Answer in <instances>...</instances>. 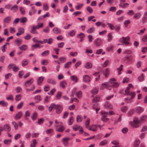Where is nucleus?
<instances>
[{"instance_id": "b1692460", "label": "nucleus", "mask_w": 147, "mask_h": 147, "mask_svg": "<svg viewBox=\"0 0 147 147\" xmlns=\"http://www.w3.org/2000/svg\"><path fill=\"white\" fill-rule=\"evenodd\" d=\"M71 78L74 82H75V83H77L78 82V78L77 77V76L75 75H73L71 76L70 77Z\"/></svg>"}, {"instance_id": "c03bdc74", "label": "nucleus", "mask_w": 147, "mask_h": 147, "mask_svg": "<svg viewBox=\"0 0 147 147\" xmlns=\"http://www.w3.org/2000/svg\"><path fill=\"white\" fill-rule=\"evenodd\" d=\"M19 10L21 14L24 15L25 13V11L24 8L20 7H19Z\"/></svg>"}, {"instance_id": "680f3d73", "label": "nucleus", "mask_w": 147, "mask_h": 147, "mask_svg": "<svg viewBox=\"0 0 147 147\" xmlns=\"http://www.w3.org/2000/svg\"><path fill=\"white\" fill-rule=\"evenodd\" d=\"M12 75V74L11 73H9L5 75V78L6 80L8 79L9 78H10Z\"/></svg>"}, {"instance_id": "4468645a", "label": "nucleus", "mask_w": 147, "mask_h": 147, "mask_svg": "<svg viewBox=\"0 0 147 147\" xmlns=\"http://www.w3.org/2000/svg\"><path fill=\"white\" fill-rule=\"evenodd\" d=\"M83 81L86 82H90V77L87 75H85L83 76Z\"/></svg>"}, {"instance_id": "39448f33", "label": "nucleus", "mask_w": 147, "mask_h": 147, "mask_svg": "<svg viewBox=\"0 0 147 147\" xmlns=\"http://www.w3.org/2000/svg\"><path fill=\"white\" fill-rule=\"evenodd\" d=\"M55 130L59 132H62L64 129L65 127L63 124L57 125L55 124Z\"/></svg>"}, {"instance_id": "603ef678", "label": "nucleus", "mask_w": 147, "mask_h": 147, "mask_svg": "<svg viewBox=\"0 0 147 147\" xmlns=\"http://www.w3.org/2000/svg\"><path fill=\"white\" fill-rule=\"evenodd\" d=\"M74 120V118L73 116H71L69 119L68 124L69 125L72 124Z\"/></svg>"}, {"instance_id": "37998d69", "label": "nucleus", "mask_w": 147, "mask_h": 147, "mask_svg": "<svg viewBox=\"0 0 147 147\" xmlns=\"http://www.w3.org/2000/svg\"><path fill=\"white\" fill-rule=\"evenodd\" d=\"M100 98L99 96H97L94 98L92 100V102H97L99 101Z\"/></svg>"}, {"instance_id": "a878e982", "label": "nucleus", "mask_w": 147, "mask_h": 147, "mask_svg": "<svg viewBox=\"0 0 147 147\" xmlns=\"http://www.w3.org/2000/svg\"><path fill=\"white\" fill-rule=\"evenodd\" d=\"M144 111L143 109L140 107H137L136 108V111L137 113H141Z\"/></svg>"}, {"instance_id": "774afa93", "label": "nucleus", "mask_w": 147, "mask_h": 147, "mask_svg": "<svg viewBox=\"0 0 147 147\" xmlns=\"http://www.w3.org/2000/svg\"><path fill=\"white\" fill-rule=\"evenodd\" d=\"M142 41L144 42L147 41V35H145L142 39Z\"/></svg>"}, {"instance_id": "7ed1b4c3", "label": "nucleus", "mask_w": 147, "mask_h": 147, "mask_svg": "<svg viewBox=\"0 0 147 147\" xmlns=\"http://www.w3.org/2000/svg\"><path fill=\"white\" fill-rule=\"evenodd\" d=\"M53 39L52 38H50L47 39H45L43 40L42 41H37V48H40V47H42V46L41 47L40 46L39 44L40 43L41 44H45L47 43L49 44H51L52 43L53 41Z\"/></svg>"}, {"instance_id": "e433bc0d", "label": "nucleus", "mask_w": 147, "mask_h": 147, "mask_svg": "<svg viewBox=\"0 0 147 147\" xmlns=\"http://www.w3.org/2000/svg\"><path fill=\"white\" fill-rule=\"evenodd\" d=\"M53 131V130L52 129H47L46 131V133L48 135L51 134Z\"/></svg>"}, {"instance_id": "bb28decb", "label": "nucleus", "mask_w": 147, "mask_h": 147, "mask_svg": "<svg viewBox=\"0 0 147 147\" xmlns=\"http://www.w3.org/2000/svg\"><path fill=\"white\" fill-rule=\"evenodd\" d=\"M60 85L61 88H64L67 85V83L65 81H62L60 82Z\"/></svg>"}, {"instance_id": "338daca9", "label": "nucleus", "mask_w": 147, "mask_h": 147, "mask_svg": "<svg viewBox=\"0 0 147 147\" xmlns=\"http://www.w3.org/2000/svg\"><path fill=\"white\" fill-rule=\"evenodd\" d=\"M43 9L45 10H48L49 9L48 6L46 3H44L43 5Z\"/></svg>"}, {"instance_id": "423d86ee", "label": "nucleus", "mask_w": 147, "mask_h": 147, "mask_svg": "<svg viewBox=\"0 0 147 147\" xmlns=\"http://www.w3.org/2000/svg\"><path fill=\"white\" fill-rule=\"evenodd\" d=\"M7 68L8 69H10L11 68H12L13 71L14 72L17 71L19 69L18 67L16 66L15 64L13 63H11L9 64Z\"/></svg>"}, {"instance_id": "13d9d810", "label": "nucleus", "mask_w": 147, "mask_h": 147, "mask_svg": "<svg viewBox=\"0 0 147 147\" xmlns=\"http://www.w3.org/2000/svg\"><path fill=\"white\" fill-rule=\"evenodd\" d=\"M22 97L21 94H18L16 96L15 99L16 101H19L20 100Z\"/></svg>"}, {"instance_id": "4c0bfd02", "label": "nucleus", "mask_w": 147, "mask_h": 147, "mask_svg": "<svg viewBox=\"0 0 147 147\" xmlns=\"http://www.w3.org/2000/svg\"><path fill=\"white\" fill-rule=\"evenodd\" d=\"M107 24L111 30H113L115 29V27L113 24L108 23H107Z\"/></svg>"}, {"instance_id": "9b49d317", "label": "nucleus", "mask_w": 147, "mask_h": 147, "mask_svg": "<svg viewBox=\"0 0 147 147\" xmlns=\"http://www.w3.org/2000/svg\"><path fill=\"white\" fill-rule=\"evenodd\" d=\"M18 30V32L16 34L17 36H19L24 33V30L23 28H19Z\"/></svg>"}, {"instance_id": "9d476101", "label": "nucleus", "mask_w": 147, "mask_h": 147, "mask_svg": "<svg viewBox=\"0 0 147 147\" xmlns=\"http://www.w3.org/2000/svg\"><path fill=\"white\" fill-rule=\"evenodd\" d=\"M4 130L5 131H9L11 129V127L9 124H5L3 126Z\"/></svg>"}, {"instance_id": "0e129e2a", "label": "nucleus", "mask_w": 147, "mask_h": 147, "mask_svg": "<svg viewBox=\"0 0 147 147\" xmlns=\"http://www.w3.org/2000/svg\"><path fill=\"white\" fill-rule=\"evenodd\" d=\"M44 120L43 119L41 118L38 120L37 123L39 125H41L42 124Z\"/></svg>"}, {"instance_id": "f8f14e48", "label": "nucleus", "mask_w": 147, "mask_h": 147, "mask_svg": "<svg viewBox=\"0 0 147 147\" xmlns=\"http://www.w3.org/2000/svg\"><path fill=\"white\" fill-rule=\"evenodd\" d=\"M22 112L21 111H19L18 113L17 114L15 117V119L16 120L19 119L22 117Z\"/></svg>"}, {"instance_id": "c9c22d12", "label": "nucleus", "mask_w": 147, "mask_h": 147, "mask_svg": "<svg viewBox=\"0 0 147 147\" xmlns=\"http://www.w3.org/2000/svg\"><path fill=\"white\" fill-rule=\"evenodd\" d=\"M98 91V88H95L92 91V93L94 94H97Z\"/></svg>"}, {"instance_id": "7c9ffc66", "label": "nucleus", "mask_w": 147, "mask_h": 147, "mask_svg": "<svg viewBox=\"0 0 147 147\" xmlns=\"http://www.w3.org/2000/svg\"><path fill=\"white\" fill-rule=\"evenodd\" d=\"M11 20V17L10 16H8L5 18L4 20V22L5 23H9Z\"/></svg>"}, {"instance_id": "72a5a7b5", "label": "nucleus", "mask_w": 147, "mask_h": 147, "mask_svg": "<svg viewBox=\"0 0 147 147\" xmlns=\"http://www.w3.org/2000/svg\"><path fill=\"white\" fill-rule=\"evenodd\" d=\"M108 114V112H105L104 111H102L101 112V115L103 117H106L107 115Z\"/></svg>"}, {"instance_id": "e2e57ef3", "label": "nucleus", "mask_w": 147, "mask_h": 147, "mask_svg": "<svg viewBox=\"0 0 147 147\" xmlns=\"http://www.w3.org/2000/svg\"><path fill=\"white\" fill-rule=\"evenodd\" d=\"M140 143V141L139 140H136L134 143V145L136 147L138 146Z\"/></svg>"}, {"instance_id": "ddd939ff", "label": "nucleus", "mask_w": 147, "mask_h": 147, "mask_svg": "<svg viewBox=\"0 0 147 147\" xmlns=\"http://www.w3.org/2000/svg\"><path fill=\"white\" fill-rule=\"evenodd\" d=\"M109 86H110L109 84L108 83H105L102 84L100 87V89L103 90L105 88H108Z\"/></svg>"}, {"instance_id": "2f4dec72", "label": "nucleus", "mask_w": 147, "mask_h": 147, "mask_svg": "<svg viewBox=\"0 0 147 147\" xmlns=\"http://www.w3.org/2000/svg\"><path fill=\"white\" fill-rule=\"evenodd\" d=\"M129 4L127 3H121L119 5V6L123 8H126L128 6Z\"/></svg>"}, {"instance_id": "a18cd8bd", "label": "nucleus", "mask_w": 147, "mask_h": 147, "mask_svg": "<svg viewBox=\"0 0 147 147\" xmlns=\"http://www.w3.org/2000/svg\"><path fill=\"white\" fill-rule=\"evenodd\" d=\"M141 16V14L140 13H136L134 16V18L135 19H138Z\"/></svg>"}, {"instance_id": "864d4df0", "label": "nucleus", "mask_w": 147, "mask_h": 147, "mask_svg": "<svg viewBox=\"0 0 147 147\" xmlns=\"http://www.w3.org/2000/svg\"><path fill=\"white\" fill-rule=\"evenodd\" d=\"M8 103L4 102L3 100L0 101V105L2 106L5 107L7 105Z\"/></svg>"}, {"instance_id": "79ce46f5", "label": "nucleus", "mask_w": 147, "mask_h": 147, "mask_svg": "<svg viewBox=\"0 0 147 147\" xmlns=\"http://www.w3.org/2000/svg\"><path fill=\"white\" fill-rule=\"evenodd\" d=\"M37 118V113L35 112L31 116V118L33 120H35Z\"/></svg>"}, {"instance_id": "f03ea898", "label": "nucleus", "mask_w": 147, "mask_h": 147, "mask_svg": "<svg viewBox=\"0 0 147 147\" xmlns=\"http://www.w3.org/2000/svg\"><path fill=\"white\" fill-rule=\"evenodd\" d=\"M132 87L131 84H129L128 85V87H127L126 89L125 90V92L127 95L131 96V98H127L125 99V100L127 102H128L131 99L134 98L136 95V93L135 92H130L129 91L130 88Z\"/></svg>"}, {"instance_id": "f704fd0d", "label": "nucleus", "mask_w": 147, "mask_h": 147, "mask_svg": "<svg viewBox=\"0 0 147 147\" xmlns=\"http://www.w3.org/2000/svg\"><path fill=\"white\" fill-rule=\"evenodd\" d=\"M95 30V28L94 27H92L90 28L88 30L87 32L88 33H92Z\"/></svg>"}, {"instance_id": "473e14b6", "label": "nucleus", "mask_w": 147, "mask_h": 147, "mask_svg": "<svg viewBox=\"0 0 147 147\" xmlns=\"http://www.w3.org/2000/svg\"><path fill=\"white\" fill-rule=\"evenodd\" d=\"M31 38V35L29 33H26V35L25 36L24 38L26 40H29Z\"/></svg>"}, {"instance_id": "cd10ccee", "label": "nucleus", "mask_w": 147, "mask_h": 147, "mask_svg": "<svg viewBox=\"0 0 147 147\" xmlns=\"http://www.w3.org/2000/svg\"><path fill=\"white\" fill-rule=\"evenodd\" d=\"M37 28V26H33L31 27V30L30 32L33 34H35L36 33V30Z\"/></svg>"}, {"instance_id": "8fccbe9b", "label": "nucleus", "mask_w": 147, "mask_h": 147, "mask_svg": "<svg viewBox=\"0 0 147 147\" xmlns=\"http://www.w3.org/2000/svg\"><path fill=\"white\" fill-rule=\"evenodd\" d=\"M59 61L61 63L64 62L66 60V59L65 57H61L59 58Z\"/></svg>"}, {"instance_id": "c85d7f7f", "label": "nucleus", "mask_w": 147, "mask_h": 147, "mask_svg": "<svg viewBox=\"0 0 147 147\" xmlns=\"http://www.w3.org/2000/svg\"><path fill=\"white\" fill-rule=\"evenodd\" d=\"M11 10L14 12H16L18 10V5H14L11 8Z\"/></svg>"}, {"instance_id": "3c124183", "label": "nucleus", "mask_w": 147, "mask_h": 147, "mask_svg": "<svg viewBox=\"0 0 147 147\" xmlns=\"http://www.w3.org/2000/svg\"><path fill=\"white\" fill-rule=\"evenodd\" d=\"M82 119L80 115H77L76 117V121L77 122H81L82 121Z\"/></svg>"}, {"instance_id": "393cba45", "label": "nucleus", "mask_w": 147, "mask_h": 147, "mask_svg": "<svg viewBox=\"0 0 147 147\" xmlns=\"http://www.w3.org/2000/svg\"><path fill=\"white\" fill-rule=\"evenodd\" d=\"M104 106L105 108L109 109H111L113 108V107L112 105L107 102L105 103Z\"/></svg>"}, {"instance_id": "6ab92c4d", "label": "nucleus", "mask_w": 147, "mask_h": 147, "mask_svg": "<svg viewBox=\"0 0 147 147\" xmlns=\"http://www.w3.org/2000/svg\"><path fill=\"white\" fill-rule=\"evenodd\" d=\"M22 40L21 39H16L14 42V44L15 45L19 46L22 43Z\"/></svg>"}, {"instance_id": "58836bf2", "label": "nucleus", "mask_w": 147, "mask_h": 147, "mask_svg": "<svg viewBox=\"0 0 147 147\" xmlns=\"http://www.w3.org/2000/svg\"><path fill=\"white\" fill-rule=\"evenodd\" d=\"M107 143V140H104L101 141L99 143V145L103 146L106 144Z\"/></svg>"}, {"instance_id": "49530a36", "label": "nucleus", "mask_w": 147, "mask_h": 147, "mask_svg": "<svg viewBox=\"0 0 147 147\" xmlns=\"http://www.w3.org/2000/svg\"><path fill=\"white\" fill-rule=\"evenodd\" d=\"M128 108L127 107L124 106L121 108V111L123 113H125L128 110Z\"/></svg>"}, {"instance_id": "1a4fd4ad", "label": "nucleus", "mask_w": 147, "mask_h": 147, "mask_svg": "<svg viewBox=\"0 0 147 147\" xmlns=\"http://www.w3.org/2000/svg\"><path fill=\"white\" fill-rule=\"evenodd\" d=\"M124 61L125 62L128 64H130L132 62V56H126L125 57Z\"/></svg>"}, {"instance_id": "a19ab883", "label": "nucleus", "mask_w": 147, "mask_h": 147, "mask_svg": "<svg viewBox=\"0 0 147 147\" xmlns=\"http://www.w3.org/2000/svg\"><path fill=\"white\" fill-rule=\"evenodd\" d=\"M28 63V62L27 60L26 59H24L22 61V65L24 67L27 65Z\"/></svg>"}, {"instance_id": "0eeeda50", "label": "nucleus", "mask_w": 147, "mask_h": 147, "mask_svg": "<svg viewBox=\"0 0 147 147\" xmlns=\"http://www.w3.org/2000/svg\"><path fill=\"white\" fill-rule=\"evenodd\" d=\"M140 121H139L137 118H135L133 120V123L130 122V123L131 126L134 127H138V124L140 123Z\"/></svg>"}, {"instance_id": "6e6d98bb", "label": "nucleus", "mask_w": 147, "mask_h": 147, "mask_svg": "<svg viewBox=\"0 0 147 147\" xmlns=\"http://www.w3.org/2000/svg\"><path fill=\"white\" fill-rule=\"evenodd\" d=\"M147 20V11H146L144 14V17L142 19V21L143 22H145V20Z\"/></svg>"}, {"instance_id": "5fc2aeb1", "label": "nucleus", "mask_w": 147, "mask_h": 147, "mask_svg": "<svg viewBox=\"0 0 147 147\" xmlns=\"http://www.w3.org/2000/svg\"><path fill=\"white\" fill-rule=\"evenodd\" d=\"M49 51L48 50H47L44 51V52L42 53L41 55L42 56H45L48 55L49 54Z\"/></svg>"}, {"instance_id": "5701e85b", "label": "nucleus", "mask_w": 147, "mask_h": 147, "mask_svg": "<svg viewBox=\"0 0 147 147\" xmlns=\"http://www.w3.org/2000/svg\"><path fill=\"white\" fill-rule=\"evenodd\" d=\"M103 74L106 77H107L109 74V71L108 68L105 69L103 71Z\"/></svg>"}, {"instance_id": "f257e3e1", "label": "nucleus", "mask_w": 147, "mask_h": 147, "mask_svg": "<svg viewBox=\"0 0 147 147\" xmlns=\"http://www.w3.org/2000/svg\"><path fill=\"white\" fill-rule=\"evenodd\" d=\"M56 110V113L57 114H60L63 110L62 107L60 105H56L54 103L51 104L49 108V111L50 112L53 109Z\"/></svg>"}, {"instance_id": "6e6552de", "label": "nucleus", "mask_w": 147, "mask_h": 147, "mask_svg": "<svg viewBox=\"0 0 147 147\" xmlns=\"http://www.w3.org/2000/svg\"><path fill=\"white\" fill-rule=\"evenodd\" d=\"M94 43L96 47H99L102 45L103 42L100 38H97L95 40Z\"/></svg>"}, {"instance_id": "ea45409f", "label": "nucleus", "mask_w": 147, "mask_h": 147, "mask_svg": "<svg viewBox=\"0 0 147 147\" xmlns=\"http://www.w3.org/2000/svg\"><path fill=\"white\" fill-rule=\"evenodd\" d=\"M90 119L89 118L88 119L85 121L86 127L88 128L89 125Z\"/></svg>"}, {"instance_id": "f3484780", "label": "nucleus", "mask_w": 147, "mask_h": 147, "mask_svg": "<svg viewBox=\"0 0 147 147\" xmlns=\"http://www.w3.org/2000/svg\"><path fill=\"white\" fill-rule=\"evenodd\" d=\"M34 80L33 79L27 81L25 83V86L26 87H28L30 86L33 82Z\"/></svg>"}, {"instance_id": "aec40b11", "label": "nucleus", "mask_w": 147, "mask_h": 147, "mask_svg": "<svg viewBox=\"0 0 147 147\" xmlns=\"http://www.w3.org/2000/svg\"><path fill=\"white\" fill-rule=\"evenodd\" d=\"M97 126L96 125H92L89 128V130H92L93 131H95L97 130Z\"/></svg>"}, {"instance_id": "412c9836", "label": "nucleus", "mask_w": 147, "mask_h": 147, "mask_svg": "<svg viewBox=\"0 0 147 147\" xmlns=\"http://www.w3.org/2000/svg\"><path fill=\"white\" fill-rule=\"evenodd\" d=\"M47 82L50 84L53 85H55L56 84V82L54 79L49 78L47 80Z\"/></svg>"}, {"instance_id": "c756f323", "label": "nucleus", "mask_w": 147, "mask_h": 147, "mask_svg": "<svg viewBox=\"0 0 147 147\" xmlns=\"http://www.w3.org/2000/svg\"><path fill=\"white\" fill-rule=\"evenodd\" d=\"M44 79V78L42 76L40 77L38 79H37V84L40 85Z\"/></svg>"}, {"instance_id": "a211bd4d", "label": "nucleus", "mask_w": 147, "mask_h": 147, "mask_svg": "<svg viewBox=\"0 0 147 147\" xmlns=\"http://www.w3.org/2000/svg\"><path fill=\"white\" fill-rule=\"evenodd\" d=\"M92 64L89 62H87L84 66L87 69H91L92 67Z\"/></svg>"}, {"instance_id": "052dcab7", "label": "nucleus", "mask_w": 147, "mask_h": 147, "mask_svg": "<svg viewBox=\"0 0 147 147\" xmlns=\"http://www.w3.org/2000/svg\"><path fill=\"white\" fill-rule=\"evenodd\" d=\"M75 32L74 30H72L71 31L69 32L68 33V35L71 36H73L75 35Z\"/></svg>"}, {"instance_id": "4d7b16f0", "label": "nucleus", "mask_w": 147, "mask_h": 147, "mask_svg": "<svg viewBox=\"0 0 147 147\" xmlns=\"http://www.w3.org/2000/svg\"><path fill=\"white\" fill-rule=\"evenodd\" d=\"M144 76L143 74H142L140 76H139L138 78L139 81L141 82L144 80Z\"/></svg>"}, {"instance_id": "bf43d9fd", "label": "nucleus", "mask_w": 147, "mask_h": 147, "mask_svg": "<svg viewBox=\"0 0 147 147\" xmlns=\"http://www.w3.org/2000/svg\"><path fill=\"white\" fill-rule=\"evenodd\" d=\"M80 127V126L78 125H76L73 126V129L75 131L77 130Z\"/></svg>"}, {"instance_id": "2eb2a0df", "label": "nucleus", "mask_w": 147, "mask_h": 147, "mask_svg": "<svg viewBox=\"0 0 147 147\" xmlns=\"http://www.w3.org/2000/svg\"><path fill=\"white\" fill-rule=\"evenodd\" d=\"M53 32L56 34H60L61 33V30L57 27L54 28L53 30Z\"/></svg>"}, {"instance_id": "69168bd1", "label": "nucleus", "mask_w": 147, "mask_h": 147, "mask_svg": "<svg viewBox=\"0 0 147 147\" xmlns=\"http://www.w3.org/2000/svg\"><path fill=\"white\" fill-rule=\"evenodd\" d=\"M20 20V22L22 23H24L27 21V19L26 17H24Z\"/></svg>"}, {"instance_id": "09e8293b", "label": "nucleus", "mask_w": 147, "mask_h": 147, "mask_svg": "<svg viewBox=\"0 0 147 147\" xmlns=\"http://www.w3.org/2000/svg\"><path fill=\"white\" fill-rule=\"evenodd\" d=\"M76 95L78 98H80L82 96V92L81 91H79L76 92Z\"/></svg>"}, {"instance_id": "20e7f679", "label": "nucleus", "mask_w": 147, "mask_h": 147, "mask_svg": "<svg viewBox=\"0 0 147 147\" xmlns=\"http://www.w3.org/2000/svg\"><path fill=\"white\" fill-rule=\"evenodd\" d=\"M130 39V37L128 36L126 37H123L119 39V41L122 42L126 46H128L130 44L129 42Z\"/></svg>"}, {"instance_id": "dca6fc26", "label": "nucleus", "mask_w": 147, "mask_h": 147, "mask_svg": "<svg viewBox=\"0 0 147 147\" xmlns=\"http://www.w3.org/2000/svg\"><path fill=\"white\" fill-rule=\"evenodd\" d=\"M69 138H63L62 141L63 145L65 146L68 145V141L69 140Z\"/></svg>"}, {"instance_id": "de8ad7c7", "label": "nucleus", "mask_w": 147, "mask_h": 147, "mask_svg": "<svg viewBox=\"0 0 147 147\" xmlns=\"http://www.w3.org/2000/svg\"><path fill=\"white\" fill-rule=\"evenodd\" d=\"M27 48V46L26 45H23L20 47V49L21 50H25Z\"/></svg>"}, {"instance_id": "4be33fe9", "label": "nucleus", "mask_w": 147, "mask_h": 147, "mask_svg": "<svg viewBox=\"0 0 147 147\" xmlns=\"http://www.w3.org/2000/svg\"><path fill=\"white\" fill-rule=\"evenodd\" d=\"M32 9L30 11L29 13V15L30 16H31L36 13V10L34 9V7L32 6Z\"/></svg>"}]
</instances>
